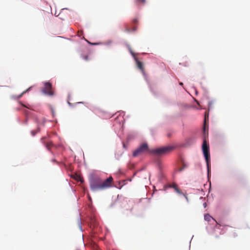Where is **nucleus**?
Here are the masks:
<instances>
[{"label": "nucleus", "instance_id": "3", "mask_svg": "<svg viewBox=\"0 0 250 250\" xmlns=\"http://www.w3.org/2000/svg\"><path fill=\"white\" fill-rule=\"evenodd\" d=\"M174 149V147L172 146H167L152 149L150 152L157 156H161L167 154Z\"/></svg>", "mask_w": 250, "mask_h": 250}, {"label": "nucleus", "instance_id": "13", "mask_svg": "<svg viewBox=\"0 0 250 250\" xmlns=\"http://www.w3.org/2000/svg\"><path fill=\"white\" fill-rule=\"evenodd\" d=\"M136 2L137 4H144L146 3V0H136Z\"/></svg>", "mask_w": 250, "mask_h": 250}, {"label": "nucleus", "instance_id": "2", "mask_svg": "<svg viewBox=\"0 0 250 250\" xmlns=\"http://www.w3.org/2000/svg\"><path fill=\"white\" fill-rule=\"evenodd\" d=\"M203 134L204 136V138L203 140V143L202 145V150L206 159V161L207 162L208 171H209L210 168V154L209 150V146L208 145L206 141V138L208 137V131H207L206 132L205 125H204L203 128Z\"/></svg>", "mask_w": 250, "mask_h": 250}, {"label": "nucleus", "instance_id": "18", "mask_svg": "<svg viewBox=\"0 0 250 250\" xmlns=\"http://www.w3.org/2000/svg\"><path fill=\"white\" fill-rule=\"evenodd\" d=\"M24 113H25V114L26 115H28V113H29V111H27V110H25V111H24Z\"/></svg>", "mask_w": 250, "mask_h": 250}, {"label": "nucleus", "instance_id": "14", "mask_svg": "<svg viewBox=\"0 0 250 250\" xmlns=\"http://www.w3.org/2000/svg\"><path fill=\"white\" fill-rule=\"evenodd\" d=\"M204 217H205V219L208 221H209L210 220V218H211V217L208 214H206L205 215Z\"/></svg>", "mask_w": 250, "mask_h": 250}, {"label": "nucleus", "instance_id": "8", "mask_svg": "<svg viewBox=\"0 0 250 250\" xmlns=\"http://www.w3.org/2000/svg\"><path fill=\"white\" fill-rule=\"evenodd\" d=\"M137 67L142 71V72H144V68L143 67V63L138 61V60H137Z\"/></svg>", "mask_w": 250, "mask_h": 250}, {"label": "nucleus", "instance_id": "17", "mask_svg": "<svg viewBox=\"0 0 250 250\" xmlns=\"http://www.w3.org/2000/svg\"><path fill=\"white\" fill-rule=\"evenodd\" d=\"M38 132V130L36 132L35 131H31V134L33 136H35L36 135V134L37 133V132Z\"/></svg>", "mask_w": 250, "mask_h": 250}, {"label": "nucleus", "instance_id": "5", "mask_svg": "<svg viewBox=\"0 0 250 250\" xmlns=\"http://www.w3.org/2000/svg\"><path fill=\"white\" fill-rule=\"evenodd\" d=\"M148 149V145L146 143L142 144L138 147L133 153V156L134 157L138 156L143 153L147 151Z\"/></svg>", "mask_w": 250, "mask_h": 250}, {"label": "nucleus", "instance_id": "19", "mask_svg": "<svg viewBox=\"0 0 250 250\" xmlns=\"http://www.w3.org/2000/svg\"><path fill=\"white\" fill-rule=\"evenodd\" d=\"M22 105L23 106H24V107H26V108H28V109H31L30 107H28V106H27L25 105H24V104H22Z\"/></svg>", "mask_w": 250, "mask_h": 250}, {"label": "nucleus", "instance_id": "20", "mask_svg": "<svg viewBox=\"0 0 250 250\" xmlns=\"http://www.w3.org/2000/svg\"><path fill=\"white\" fill-rule=\"evenodd\" d=\"M179 84H180V85H183V83H182V82H180V83H179Z\"/></svg>", "mask_w": 250, "mask_h": 250}, {"label": "nucleus", "instance_id": "6", "mask_svg": "<svg viewBox=\"0 0 250 250\" xmlns=\"http://www.w3.org/2000/svg\"><path fill=\"white\" fill-rule=\"evenodd\" d=\"M35 120L38 124V131H39V126L44 125L45 122V119L42 117H37L35 118Z\"/></svg>", "mask_w": 250, "mask_h": 250}, {"label": "nucleus", "instance_id": "15", "mask_svg": "<svg viewBox=\"0 0 250 250\" xmlns=\"http://www.w3.org/2000/svg\"><path fill=\"white\" fill-rule=\"evenodd\" d=\"M31 88V87H29V88H28L25 91H24L21 94L20 96V97H21L22 95H23L24 94H25L26 92H27Z\"/></svg>", "mask_w": 250, "mask_h": 250}, {"label": "nucleus", "instance_id": "11", "mask_svg": "<svg viewBox=\"0 0 250 250\" xmlns=\"http://www.w3.org/2000/svg\"><path fill=\"white\" fill-rule=\"evenodd\" d=\"M75 179L78 181H80L81 182V183H83V178L80 176V175H76L75 177Z\"/></svg>", "mask_w": 250, "mask_h": 250}, {"label": "nucleus", "instance_id": "16", "mask_svg": "<svg viewBox=\"0 0 250 250\" xmlns=\"http://www.w3.org/2000/svg\"><path fill=\"white\" fill-rule=\"evenodd\" d=\"M83 59L85 60V61H88L89 60L88 59V55H85L83 57Z\"/></svg>", "mask_w": 250, "mask_h": 250}, {"label": "nucleus", "instance_id": "10", "mask_svg": "<svg viewBox=\"0 0 250 250\" xmlns=\"http://www.w3.org/2000/svg\"><path fill=\"white\" fill-rule=\"evenodd\" d=\"M137 22H138V20H137V19H135L133 20V22L134 24V26L133 27V29H132L133 31H135V30H137V26L136 25V24L137 23Z\"/></svg>", "mask_w": 250, "mask_h": 250}, {"label": "nucleus", "instance_id": "9", "mask_svg": "<svg viewBox=\"0 0 250 250\" xmlns=\"http://www.w3.org/2000/svg\"><path fill=\"white\" fill-rule=\"evenodd\" d=\"M43 143L46 148L48 150H50L51 147L53 146V144L51 141L46 143L43 142Z\"/></svg>", "mask_w": 250, "mask_h": 250}, {"label": "nucleus", "instance_id": "7", "mask_svg": "<svg viewBox=\"0 0 250 250\" xmlns=\"http://www.w3.org/2000/svg\"><path fill=\"white\" fill-rule=\"evenodd\" d=\"M170 187L172 188H173L174 189L175 191L177 193H178L179 194H181V195H183L186 199H187V200H188V197L186 196V195L184 194L178 188L177 186L176 185V184H173V185H172Z\"/></svg>", "mask_w": 250, "mask_h": 250}, {"label": "nucleus", "instance_id": "4", "mask_svg": "<svg viewBox=\"0 0 250 250\" xmlns=\"http://www.w3.org/2000/svg\"><path fill=\"white\" fill-rule=\"evenodd\" d=\"M43 85L44 86L42 89V92L48 96H53L54 93L52 90L51 83L49 82H45L43 83Z\"/></svg>", "mask_w": 250, "mask_h": 250}, {"label": "nucleus", "instance_id": "1", "mask_svg": "<svg viewBox=\"0 0 250 250\" xmlns=\"http://www.w3.org/2000/svg\"><path fill=\"white\" fill-rule=\"evenodd\" d=\"M112 182V177H110L104 181H103L99 177H95L90 179V187L93 191L104 190L110 187Z\"/></svg>", "mask_w": 250, "mask_h": 250}, {"label": "nucleus", "instance_id": "12", "mask_svg": "<svg viewBox=\"0 0 250 250\" xmlns=\"http://www.w3.org/2000/svg\"><path fill=\"white\" fill-rule=\"evenodd\" d=\"M188 165L185 163H183V167H180L179 169V171H183L185 168H187L188 167Z\"/></svg>", "mask_w": 250, "mask_h": 250}]
</instances>
